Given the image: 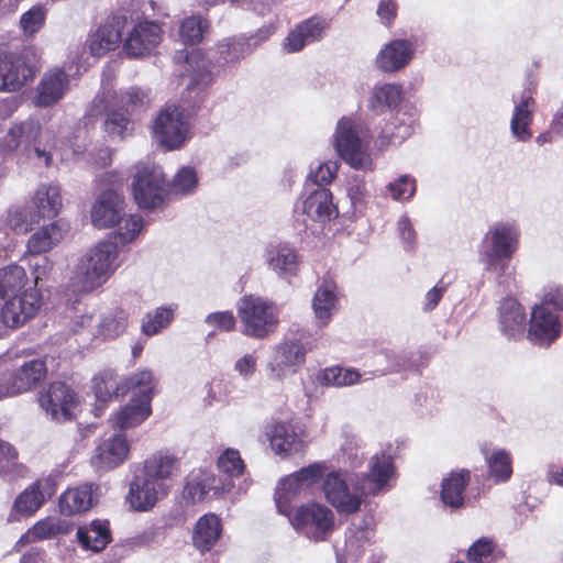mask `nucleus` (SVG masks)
<instances>
[{"label": "nucleus", "mask_w": 563, "mask_h": 563, "mask_svg": "<svg viewBox=\"0 0 563 563\" xmlns=\"http://www.w3.org/2000/svg\"><path fill=\"white\" fill-rule=\"evenodd\" d=\"M395 468L391 456L375 454L369 462V472L354 478H346L339 472H331L323 483V492L328 501L341 514H354L362 505V498L380 492Z\"/></svg>", "instance_id": "f257e3e1"}, {"label": "nucleus", "mask_w": 563, "mask_h": 563, "mask_svg": "<svg viewBox=\"0 0 563 563\" xmlns=\"http://www.w3.org/2000/svg\"><path fill=\"white\" fill-rule=\"evenodd\" d=\"M268 31L260 30L255 36H251L246 42L240 40H228L221 42L210 53L208 58L200 56L199 53H188L187 51L177 52L175 58L184 60L188 67L186 71L189 74V82L187 90L191 96L194 91L201 92L212 84L213 73L210 69L211 60L218 67H228L239 63L242 58L253 52L254 46L266 40Z\"/></svg>", "instance_id": "f03ea898"}, {"label": "nucleus", "mask_w": 563, "mask_h": 563, "mask_svg": "<svg viewBox=\"0 0 563 563\" xmlns=\"http://www.w3.org/2000/svg\"><path fill=\"white\" fill-rule=\"evenodd\" d=\"M178 460L168 453L157 452L143 463L141 473L130 483L128 500L137 511L152 509L159 498L172 488V476L177 470Z\"/></svg>", "instance_id": "7ed1b4c3"}, {"label": "nucleus", "mask_w": 563, "mask_h": 563, "mask_svg": "<svg viewBox=\"0 0 563 563\" xmlns=\"http://www.w3.org/2000/svg\"><path fill=\"white\" fill-rule=\"evenodd\" d=\"M118 246L102 241L88 250L78 261L70 287L74 292L86 294L100 287L118 267Z\"/></svg>", "instance_id": "20e7f679"}, {"label": "nucleus", "mask_w": 563, "mask_h": 563, "mask_svg": "<svg viewBox=\"0 0 563 563\" xmlns=\"http://www.w3.org/2000/svg\"><path fill=\"white\" fill-rule=\"evenodd\" d=\"M191 110L179 106H167L162 109L153 123V134L159 145L167 151L180 148L189 139L190 119L200 109L203 95L194 91Z\"/></svg>", "instance_id": "39448f33"}, {"label": "nucleus", "mask_w": 563, "mask_h": 563, "mask_svg": "<svg viewBox=\"0 0 563 563\" xmlns=\"http://www.w3.org/2000/svg\"><path fill=\"white\" fill-rule=\"evenodd\" d=\"M134 426L112 424V428L104 432L91 459L97 471H112L129 460L132 444L140 439Z\"/></svg>", "instance_id": "423d86ee"}, {"label": "nucleus", "mask_w": 563, "mask_h": 563, "mask_svg": "<svg viewBox=\"0 0 563 563\" xmlns=\"http://www.w3.org/2000/svg\"><path fill=\"white\" fill-rule=\"evenodd\" d=\"M238 313L244 325L243 333L254 339H264L273 333L279 321L276 306L254 295L239 300Z\"/></svg>", "instance_id": "0eeeda50"}, {"label": "nucleus", "mask_w": 563, "mask_h": 563, "mask_svg": "<svg viewBox=\"0 0 563 563\" xmlns=\"http://www.w3.org/2000/svg\"><path fill=\"white\" fill-rule=\"evenodd\" d=\"M519 231L514 223L498 222L489 228L478 246V262L484 271L509 260L518 247Z\"/></svg>", "instance_id": "6e6552de"}, {"label": "nucleus", "mask_w": 563, "mask_h": 563, "mask_svg": "<svg viewBox=\"0 0 563 563\" xmlns=\"http://www.w3.org/2000/svg\"><path fill=\"white\" fill-rule=\"evenodd\" d=\"M132 191L141 209L152 210L159 207L167 194V181L162 167L153 162H140L135 166Z\"/></svg>", "instance_id": "1a4fd4ad"}, {"label": "nucleus", "mask_w": 563, "mask_h": 563, "mask_svg": "<svg viewBox=\"0 0 563 563\" xmlns=\"http://www.w3.org/2000/svg\"><path fill=\"white\" fill-rule=\"evenodd\" d=\"M334 147L339 156L354 169L372 168V159L366 152V146L351 119L342 118L338 121Z\"/></svg>", "instance_id": "9d476101"}, {"label": "nucleus", "mask_w": 563, "mask_h": 563, "mask_svg": "<svg viewBox=\"0 0 563 563\" xmlns=\"http://www.w3.org/2000/svg\"><path fill=\"white\" fill-rule=\"evenodd\" d=\"M38 402L53 420H75L82 411L78 394L64 382L51 383L47 391L40 396Z\"/></svg>", "instance_id": "9b49d317"}, {"label": "nucleus", "mask_w": 563, "mask_h": 563, "mask_svg": "<svg viewBox=\"0 0 563 563\" xmlns=\"http://www.w3.org/2000/svg\"><path fill=\"white\" fill-rule=\"evenodd\" d=\"M291 523L308 539L324 541L334 529V515L327 506L312 503L297 509Z\"/></svg>", "instance_id": "f8f14e48"}, {"label": "nucleus", "mask_w": 563, "mask_h": 563, "mask_svg": "<svg viewBox=\"0 0 563 563\" xmlns=\"http://www.w3.org/2000/svg\"><path fill=\"white\" fill-rule=\"evenodd\" d=\"M90 117L103 115V130L112 141H122L131 135L134 123L129 109H123L117 101L104 95H97L89 110Z\"/></svg>", "instance_id": "ddd939ff"}, {"label": "nucleus", "mask_w": 563, "mask_h": 563, "mask_svg": "<svg viewBox=\"0 0 563 563\" xmlns=\"http://www.w3.org/2000/svg\"><path fill=\"white\" fill-rule=\"evenodd\" d=\"M153 375L148 369H143L137 373H134L119 383L115 382L111 372H104L93 377L92 379V389L95 393V397L98 406L95 408V418L100 417V411L102 406L112 397V396H121L125 395L129 390L145 386L152 383Z\"/></svg>", "instance_id": "4468645a"}, {"label": "nucleus", "mask_w": 563, "mask_h": 563, "mask_svg": "<svg viewBox=\"0 0 563 563\" xmlns=\"http://www.w3.org/2000/svg\"><path fill=\"white\" fill-rule=\"evenodd\" d=\"M47 368L42 360H31L13 371L0 373V399L35 388L46 376Z\"/></svg>", "instance_id": "2eb2a0df"}, {"label": "nucleus", "mask_w": 563, "mask_h": 563, "mask_svg": "<svg viewBox=\"0 0 563 563\" xmlns=\"http://www.w3.org/2000/svg\"><path fill=\"white\" fill-rule=\"evenodd\" d=\"M41 295L29 289L9 298L0 311V335L7 329H15L32 319L41 308Z\"/></svg>", "instance_id": "dca6fc26"}, {"label": "nucleus", "mask_w": 563, "mask_h": 563, "mask_svg": "<svg viewBox=\"0 0 563 563\" xmlns=\"http://www.w3.org/2000/svg\"><path fill=\"white\" fill-rule=\"evenodd\" d=\"M307 346L297 339H287L276 344L267 364L271 377L283 380L287 374L297 373L306 363Z\"/></svg>", "instance_id": "f3484780"}, {"label": "nucleus", "mask_w": 563, "mask_h": 563, "mask_svg": "<svg viewBox=\"0 0 563 563\" xmlns=\"http://www.w3.org/2000/svg\"><path fill=\"white\" fill-rule=\"evenodd\" d=\"M231 488V479L217 477L211 472L199 468L187 475L181 495L186 503L196 504L203 500L209 493L220 497Z\"/></svg>", "instance_id": "a211bd4d"}, {"label": "nucleus", "mask_w": 563, "mask_h": 563, "mask_svg": "<svg viewBox=\"0 0 563 563\" xmlns=\"http://www.w3.org/2000/svg\"><path fill=\"white\" fill-rule=\"evenodd\" d=\"M36 69L25 56L8 57L0 55V91H15L32 80Z\"/></svg>", "instance_id": "6ab92c4d"}, {"label": "nucleus", "mask_w": 563, "mask_h": 563, "mask_svg": "<svg viewBox=\"0 0 563 563\" xmlns=\"http://www.w3.org/2000/svg\"><path fill=\"white\" fill-rule=\"evenodd\" d=\"M124 200L114 190H103L91 210V221L97 228H110L114 227L123 219L124 212Z\"/></svg>", "instance_id": "aec40b11"}, {"label": "nucleus", "mask_w": 563, "mask_h": 563, "mask_svg": "<svg viewBox=\"0 0 563 563\" xmlns=\"http://www.w3.org/2000/svg\"><path fill=\"white\" fill-rule=\"evenodd\" d=\"M55 492L56 482L53 477L40 478L19 494L14 500L13 508L21 515L31 516L35 514Z\"/></svg>", "instance_id": "412c9836"}, {"label": "nucleus", "mask_w": 563, "mask_h": 563, "mask_svg": "<svg viewBox=\"0 0 563 563\" xmlns=\"http://www.w3.org/2000/svg\"><path fill=\"white\" fill-rule=\"evenodd\" d=\"M162 31L155 22H143L133 27L126 37L123 48L129 57H142L159 44Z\"/></svg>", "instance_id": "4be33fe9"}, {"label": "nucleus", "mask_w": 563, "mask_h": 563, "mask_svg": "<svg viewBox=\"0 0 563 563\" xmlns=\"http://www.w3.org/2000/svg\"><path fill=\"white\" fill-rule=\"evenodd\" d=\"M514 111L510 119V133L518 142H528L532 137L530 125L537 102L530 92H522L520 97L512 95Z\"/></svg>", "instance_id": "5701e85b"}, {"label": "nucleus", "mask_w": 563, "mask_h": 563, "mask_svg": "<svg viewBox=\"0 0 563 563\" xmlns=\"http://www.w3.org/2000/svg\"><path fill=\"white\" fill-rule=\"evenodd\" d=\"M69 87V76L62 68L46 71L36 87L34 103L38 107H49L59 101Z\"/></svg>", "instance_id": "b1692460"}, {"label": "nucleus", "mask_w": 563, "mask_h": 563, "mask_svg": "<svg viewBox=\"0 0 563 563\" xmlns=\"http://www.w3.org/2000/svg\"><path fill=\"white\" fill-rule=\"evenodd\" d=\"M126 18L121 14L110 16L90 37L89 49L93 56H102L114 49L122 37Z\"/></svg>", "instance_id": "393cba45"}, {"label": "nucleus", "mask_w": 563, "mask_h": 563, "mask_svg": "<svg viewBox=\"0 0 563 563\" xmlns=\"http://www.w3.org/2000/svg\"><path fill=\"white\" fill-rule=\"evenodd\" d=\"M330 26L325 18L313 15L300 22L286 38V47L289 52H299L306 45L319 42L323 38Z\"/></svg>", "instance_id": "a878e982"}, {"label": "nucleus", "mask_w": 563, "mask_h": 563, "mask_svg": "<svg viewBox=\"0 0 563 563\" xmlns=\"http://www.w3.org/2000/svg\"><path fill=\"white\" fill-rule=\"evenodd\" d=\"M42 126L38 120L26 119L14 122L2 139V150L12 153L21 150L24 153L41 135Z\"/></svg>", "instance_id": "bb28decb"}, {"label": "nucleus", "mask_w": 563, "mask_h": 563, "mask_svg": "<svg viewBox=\"0 0 563 563\" xmlns=\"http://www.w3.org/2000/svg\"><path fill=\"white\" fill-rule=\"evenodd\" d=\"M561 333L559 317L545 308H533L528 330V339L539 344L552 343Z\"/></svg>", "instance_id": "cd10ccee"}, {"label": "nucleus", "mask_w": 563, "mask_h": 563, "mask_svg": "<svg viewBox=\"0 0 563 563\" xmlns=\"http://www.w3.org/2000/svg\"><path fill=\"white\" fill-rule=\"evenodd\" d=\"M322 476V467L312 464L285 477L279 482L276 489V503L279 506L282 500L288 501L291 496L299 494L313 485Z\"/></svg>", "instance_id": "c85d7f7f"}, {"label": "nucleus", "mask_w": 563, "mask_h": 563, "mask_svg": "<svg viewBox=\"0 0 563 563\" xmlns=\"http://www.w3.org/2000/svg\"><path fill=\"white\" fill-rule=\"evenodd\" d=\"M266 434L272 450L278 455L297 452L302 446V430L299 424H269Z\"/></svg>", "instance_id": "c756f323"}, {"label": "nucleus", "mask_w": 563, "mask_h": 563, "mask_svg": "<svg viewBox=\"0 0 563 563\" xmlns=\"http://www.w3.org/2000/svg\"><path fill=\"white\" fill-rule=\"evenodd\" d=\"M413 56L412 43L408 40H394L386 44L376 58L377 67L385 71H396L405 67Z\"/></svg>", "instance_id": "7c9ffc66"}, {"label": "nucleus", "mask_w": 563, "mask_h": 563, "mask_svg": "<svg viewBox=\"0 0 563 563\" xmlns=\"http://www.w3.org/2000/svg\"><path fill=\"white\" fill-rule=\"evenodd\" d=\"M526 312L514 298H505L499 305V324L504 335L518 340L525 333Z\"/></svg>", "instance_id": "2f4dec72"}, {"label": "nucleus", "mask_w": 563, "mask_h": 563, "mask_svg": "<svg viewBox=\"0 0 563 563\" xmlns=\"http://www.w3.org/2000/svg\"><path fill=\"white\" fill-rule=\"evenodd\" d=\"M302 212L319 222L329 221L339 214L332 201V194L327 187L316 188L308 195L302 202Z\"/></svg>", "instance_id": "473e14b6"}, {"label": "nucleus", "mask_w": 563, "mask_h": 563, "mask_svg": "<svg viewBox=\"0 0 563 563\" xmlns=\"http://www.w3.org/2000/svg\"><path fill=\"white\" fill-rule=\"evenodd\" d=\"M99 486L92 483L69 488L59 499L62 512L75 515L89 510L97 501L96 492Z\"/></svg>", "instance_id": "72a5a7b5"}, {"label": "nucleus", "mask_w": 563, "mask_h": 563, "mask_svg": "<svg viewBox=\"0 0 563 563\" xmlns=\"http://www.w3.org/2000/svg\"><path fill=\"white\" fill-rule=\"evenodd\" d=\"M222 534L221 519L214 514L200 517L192 531V544L200 552L210 551Z\"/></svg>", "instance_id": "f704fd0d"}, {"label": "nucleus", "mask_w": 563, "mask_h": 563, "mask_svg": "<svg viewBox=\"0 0 563 563\" xmlns=\"http://www.w3.org/2000/svg\"><path fill=\"white\" fill-rule=\"evenodd\" d=\"M150 385L151 383L139 387V393L118 412L115 422H143L150 417L153 398V388Z\"/></svg>", "instance_id": "c9c22d12"}, {"label": "nucleus", "mask_w": 563, "mask_h": 563, "mask_svg": "<svg viewBox=\"0 0 563 563\" xmlns=\"http://www.w3.org/2000/svg\"><path fill=\"white\" fill-rule=\"evenodd\" d=\"M268 267L279 276H294L298 269V258L295 250L288 244L269 245L266 250Z\"/></svg>", "instance_id": "e433bc0d"}, {"label": "nucleus", "mask_w": 563, "mask_h": 563, "mask_svg": "<svg viewBox=\"0 0 563 563\" xmlns=\"http://www.w3.org/2000/svg\"><path fill=\"white\" fill-rule=\"evenodd\" d=\"M470 472L461 470L451 472V474L443 478L441 484V500L442 503L453 509L464 506V492L470 483Z\"/></svg>", "instance_id": "4c0bfd02"}, {"label": "nucleus", "mask_w": 563, "mask_h": 563, "mask_svg": "<svg viewBox=\"0 0 563 563\" xmlns=\"http://www.w3.org/2000/svg\"><path fill=\"white\" fill-rule=\"evenodd\" d=\"M77 538L86 550L101 552L112 540L109 522L93 520L89 526L78 528Z\"/></svg>", "instance_id": "58836bf2"}, {"label": "nucleus", "mask_w": 563, "mask_h": 563, "mask_svg": "<svg viewBox=\"0 0 563 563\" xmlns=\"http://www.w3.org/2000/svg\"><path fill=\"white\" fill-rule=\"evenodd\" d=\"M33 203L38 219L56 217L62 208L60 188L57 185H40L34 194Z\"/></svg>", "instance_id": "ea45409f"}, {"label": "nucleus", "mask_w": 563, "mask_h": 563, "mask_svg": "<svg viewBox=\"0 0 563 563\" xmlns=\"http://www.w3.org/2000/svg\"><path fill=\"white\" fill-rule=\"evenodd\" d=\"M413 119L406 113H397L387 122L379 134V146L401 144L415 131Z\"/></svg>", "instance_id": "a19ab883"}, {"label": "nucleus", "mask_w": 563, "mask_h": 563, "mask_svg": "<svg viewBox=\"0 0 563 563\" xmlns=\"http://www.w3.org/2000/svg\"><path fill=\"white\" fill-rule=\"evenodd\" d=\"M335 285L332 282H323L317 289L312 308L314 316L321 325H325L336 308L338 297L335 295Z\"/></svg>", "instance_id": "79ce46f5"}, {"label": "nucleus", "mask_w": 563, "mask_h": 563, "mask_svg": "<svg viewBox=\"0 0 563 563\" xmlns=\"http://www.w3.org/2000/svg\"><path fill=\"white\" fill-rule=\"evenodd\" d=\"M488 477L495 483H506L512 475V459L509 452L504 449L495 450L486 456Z\"/></svg>", "instance_id": "37998d69"}, {"label": "nucleus", "mask_w": 563, "mask_h": 563, "mask_svg": "<svg viewBox=\"0 0 563 563\" xmlns=\"http://www.w3.org/2000/svg\"><path fill=\"white\" fill-rule=\"evenodd\" d=\"M26 282L24 268L19 265H10L0 269V299L19 295Z\"/></svg>", "instance_id": "c03bdc74"}, {"label": "nucleus", "mask_w": 563, "mask_h": 563, "mask_svg": "<svg viewBox=\"0 0 563 563\" xmlns=\"http://www.w3.org/2000/svg\"><path fill=\"white\" fill-rule=\"evenodd\" d=\"M62 239V232L55 223L33 233L27 241L30 254L37 255L49 251Z\"/></svg>", "instance_id": "a18cd8bd"}, {"label": "nucleus", "mask_w": 563, "mask_h": 563, "mask_svg": "<svg viewBox=\"0 0 563 563\" xmlns=\"http://www.w3.org/2000/svg\"><path fill=\"white\" fill-rule=\"evenodd\" d=\"M111 101H117L123 109H129L130 114L140 111L150 102L147 93L139 87H130L120 92H103Z\"/></svg>", "instance_id": "49530a36"}, {"label": "nucleus", "mask_w": 563, "mask_h": 563, "mask_svg": "<svg viewBox=\"0 0 563 563\" xmlns=\"http://www.w3.org/2000/svg\"><path fill=\"white\" fill-rule=\"evenodd\" d=\"M18 451L9 442L0 440V476L7 481L23 475L25 467L18 462Z\"/></svg>", "instance_id": "de8ad7c7"}, {"label": "nucleus", "mask_w": 563, "mask_h": 563, "mask_svg": "<svg viewBox=\"0 0 563 563\" xmlns=\"http://www.w3.org/2000/svg\"><path fill=\"white\" fill-rule=\"evenodd\" d=\"M400 100V87L395 84H385L374 88L371 98V107L373 110L382 112L384 108L393 109L397 107Z\"/></svg>", "instance_id": "09e8293b"}, {"label": "nucleus", "mask_w": 563, "mask_h": 563, "mask_svg": "<svg viewBox=\"0 0 563 563\" xmlns=\"http://www.w3.org/2000/svg\"><path fill=\"white\" fill-rule=\"evenodd\" d=\"M371 531L367 528L356 527L350 528L346 532L345 538V553L346 559L353 561L358 560L365 552L366 547L369 543Z\"/></svg>", "instance_id": "8fccbe9b"}, {"label": "nucleus", "mask_w": 563, "mask_h": 563, "mask_svg": "<svg viewBox=\"0 0 563 563\" xmlns=\"http://www.w3.org/2000/svg\"><path fill=\"white\" fill-rule=\"evenodd\" d=\"M47 8L45 4L37 3L31 7L20 18V27L25 36H34L44 26Z\"/></svg>", "instance_id": "3c124183"}, {"label": "nucleus", "mask_w": 563, "mask_h": 563, "mask_svg": "<svg viewBox=\"0 0 563 563\" xmlns=\"http://www.w3.org/2000/svg\"><path fill=\"white\" fill-rule=\"evenodd\" d=\"M360 379V374L353 369H345L339 366L325 368L319 376L321 385L343 387L355 384Z\"/></svg>", "instance_id": "603ef678"}, {"label": "nucleus", "mask_w": 563, "mask_h": 563, "mask_svg": "<svg viewBox=\"0 0 563 563\" xmlns=\"http://www.w3.org/2000/svg\"><path fill=\"white\" fill-rule=\"evenodd\" d=\"M59 532L58 521L54 518L47 517L36 522L29 529L18 541V544L25 545L30 542L49 539Z\"/></svg>", "instance_id": "864d4df0"}, {"label": "nucleus", "mask_w": 563, "mask_h": 563, "mask_svg": "<svg viewBox=\"0 0 563 563\" xmlns=\"http://www.w3.org/2000/svg\"><path fill=\"white\" fill-rule=\"evenodd\" d=\"M208 21L200 16L186 18L179 27V34L184 44L195 45L203 38L205 32L208 30Z\"/></svg>", "instance_id": "5fc2aeb1"}, {"label": "nucleus", "mask_w": 563, "mask_h": 563, "mask_svg": "<svg viewBox=\"0 0 563 563\" xmlns=\"http://www.w3.org/2000/svg\"><path fill=\"white\" fill-rule=\"evenodd\" d=\"M8 225L15 233H26L32 229L34 223L40 221L38 214H35V211L31 208H15L11 209L8 212Z\"/></svg>", "instance_id": "6e6d98bb"}, {"label": "nucleus", "mask_w": 563, "mask_h": 563, "mask_svg": "<svg viewBox=\"0 0 563 563\" xmlns=\"http://www.w3.org/2000/svg\"><path fill=\"white\" fill-rule=\"evenodd\" d=\"M126 314L123 310H115L104 314L99 323L100 333L107 339H113L124 331Z\"/></svg>", "instance_id": "4d7b16f0"}, {"label": "nucleus", "mask_w": 563, "mask_h": 563, "mask_svg": "<svg viewBox=\"0 0 563 563\" xmlns=\"http://www.w3.org/2000/svg\"><path fill=\"white\" fill-rule=\"evenodd\" d=\"M173 319V310L161 307L153 313H147L142 322V331L146 335L156 334L161 329L167 327Z\"/></svg>", "instance_id": "13d9d810"}, {"label": "nucleus", "mask_w": 563, "mask_h": 563, "mask_svg": "<svg viewBox=\"0 0 563 563\" xmlns=\"http://www.w3.org/2000/svg\"><path fill=\"white\" fill-rule=\"evenodd\" d=\"M231 393V383L224 378H213L206 385V396L203 398L206 406L227 402Z\"/></svg>", "instance_id": "bf43d9fd"}, {"label": "nucleus", "mask_w": 563, "mask_h": 563, "mask_svg": "<svg viewBox=\"0 0 563 563\" xmlns=\"http://www.w3.org/2000/svg\"><path fill=\"white\" fill-rule=\"evenodd\" d=\"M218 467L229 477H236L243 474L245 466L238 450L227 449L218 459Z\"/></svg>", "instance_id": "052dcab7"}, {"label": "nucleus", "mask_w": 563, "mask_h": 563, "mask_svg": "<svg viewBox=\"0 0 563 563\" xmlns=\"http://www.w3.org/2000/svg\"><path fill=\"white\" fill-rule=\"evenodd\" d=\"M495 543L489 538H479L467 550L468 563H493Z\"/></svg>", "instance_id": "680f3d73"}, {"label": "nucleus", "mask_w": 563, "mask_h": 563, "mask_svg": "<svg viewBox=\"0 0 563 563\" xmlns=\"http://www.w3.org/2000/svg\"><path fill=\"white\" fill-rule=\"evenodd\" d=\"M198 184L196 170L192 167H183L173 179V190L176 194L191 192Z\"/></svg>", "instance_id": "e2e57ef3"}, {"label": "nucleus", "mask_w": 563, "mask_h": 563, "mask_svg": "<svg viewBox=\"0 0 563 563\" xmlns=\"http://www.w3.org/2000/svg\"><path fill=\"white\" fill-rule=\"evenodd\" d=\"M387 188L393 199L409 200L416 192V181L411 176L402 175L390 183Z\"/></svg>", "instance_id": "0e129e2a"}, {"label": "nucleus", "mask_w": 563, "mask_h": 563, "mask_svg": "<svg viewBox=\"0 0 563 563\" xmlns=\"http://www.w3.org/2000/svg\"><path fill=\"white\" fill-rule=\"evenodd\" d=\"M338 169L339 163L336 161H329L319 164L316 170H311L308 179L311 180L317 188L325 187L335 177Z\"/></svg>", "instance_id": "69168bd1"}, {"label": "nucleus", "mask_w": 563, "mask_h": 563, "mask_svg": "<svg viewBox=\"0 0 563 563\" xmlns=\"http://www.w3.org/2000/svg\"><path fill=\"white\" fill-rule=\"evenodd\" d=\"M143 228V220L139 216H130L124 220V225L120 227L118 239L121 243L133 241Z\"/></svg>", "instance_id": "338daca9"}, {"label": "nucleus", "mask_w": 563, "mask_h": 563, "mask_svg": "<svg viewBox=\"0 0 563 563\" xmlns=\"http://www.w3.org/2000/svg\"><path fill=\"white\" fill-rule=\"evenodd\" d=\"M536 308H545L548 311H563V288H550L543 296V300Z\"/></svg>", "instance_id": "774afa93"}]
</instances>
